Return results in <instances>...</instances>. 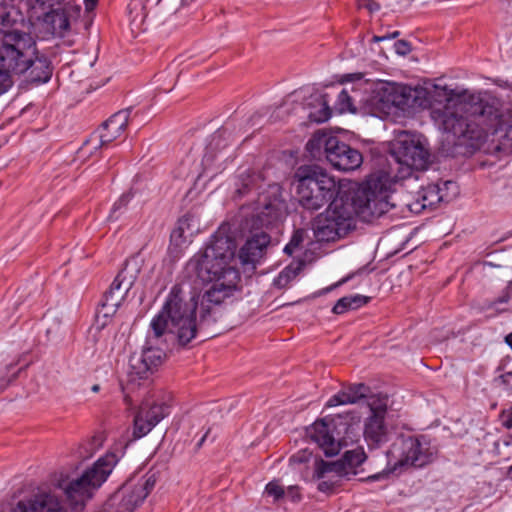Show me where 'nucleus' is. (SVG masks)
I'll return each instance as SVG.
<instances>
[{"label": "nucleus", "instance_id": "nucleus-1", "mask_svg": "<svg viewBox=\"0 0 512 512\" xmlns=\"http://www.w3.org/2000/svg\"><path fill=\"white\" fill-rule=\"evenodd\" d=\"M432 98L443 107H433L432 117L447 133L457 139L477 144L501 132L504 113L495 99L469 98L456 95L452 89L435 85Z\"/></svg>", "mask_w": 512, "mask_h": 512}, {"label": "nucleus", "instance_id": "nucleus-2", "mask_svg": "<svg viewBox=\"0 0 512 512\" xmlns=\"http://www.w3.org/2000/svg\"><path fill=\"white\" fill-rule=\"evenodd\" d=\"M235 251V239L228 235L226 227H222L213 235L204 251L188 262V269L201 281L214 282L201 300L202 314L206 316L210 314V304H221L236 288L240 275L231 264Z\"/></svg>", "mask_w": 512, "mask_h": 512}, {"label": "nucleus", "instance_id": "nucleus-3", "mask_svg": "<svg viewBox=\"0 0 512 512\" xmlns=\"http://www.w3.org/2000/svg\"><path fill=\"white\" fill-rule=\"evenodd\" d=\"M391 190L389 173L377 170L357 188L338 192L325 212L350 231L355 228V217L370 222L390 211L394 207L389 200Z\"/></svg>", "mask_w": 512, "mask_h": 512}, {"label": "nucleus", "instance_id": "nucleus-4", "mask_svg": "<svg viewBox=\"0 0 512 512\" xmlns=\"http://www.w3.org/2000/svg\"><path fill=\"white\" fill-rule=\"evenodd\" d=\"M32 0H3L0 3V68L9 75H22L27 70L30 58L36 54V42L26 27V18L34 17Z\"/></svg>", "mask_w": 512, "mask_h": 512}, {"label": "nucleus", "instance_id": "nucleus-5", "mask_svg": "<svg viewBox=\"0 0 512 512\" xmlns=\"http://www.w3.org/2000/svg\"><path fill=\"white\" fill-rule=\"evenodd\" d=\"M197 304L194 294L186 293L180 285L173 286L162 310L151 321L150 327L154 336L159 338L170 335L180 346L189 344L198 331L205 330L215 322V319L211 320L202 314L197 323Z\"/></svg>", "mask_w": 512, "mask_h": 512}, {"label": "nucleus", "instance_id": "nucleus-6", "mask_svg": "<svg viewBox=\"0 0 512 512\" xmlns=\"http://www.w3.org/2000/svg\"><path fill=\"white\" fill-rule=\"evenodd\" d=\"M119 461L114 452H108L100 457L91 467L87 468L79 477L69 479L61 477L56 486L66 496L70 505H83L94 492L107 480Z\"/></svg>", "mask_w": 512, "mask_h": 512}, {"label": "nucleus", "instance_id": "nucleus-7", "mask_svg": "<svg viewBox=\"0 0 512 512\" xmlns=\"http://www.w3.org/2000/svg\"><path fill=\"white\" fill-rule=\"evenodd\" d=\"M294 178L298 202L306 210L321 209L338 193L335 179L318 166H300Z\"/></svg>", "mask_w": 512, "mask_h": 512}, {"label": "nucleus", "instance_id": "nucleus-8", "mask_svg": "<svg viewBox=\"0 0 512 512\" xmlns=\"http://www.w3.org/2000/svg\"><path fill=\"white\" fill-rule=\"evenodd\" d=\"M435 451L424 437L399 436L386 451V468L388 472L409 467L421 468L434 459Z\"/></svg>", "mask_w": 512, "mask_h": 512}, {"label": "nucleus", "instance_id": "nucleus-9", "mask_svg": "<svg viewBox=\"0 0 512 512\" xmlns=\"http://www.w3.org/2000/svg\"><path fill=\"white\" fill-rule=\"evenodd\" d=\"M391 156L399 165L398 173L392 175V186L396 179H404L411 175V171L424 170L429 164L430 154L418 138L407 132L401 133L393 144ZM384 171V169H381ZM386 172V170H385Z\"/></svg>", "mask_w": 512, "mask_h": 512}, {"label": "nucleus", "instance_id": "nucleus-10", "mask_svg": "<svg viewBox=\"0 0 512 512\" xmlns=\"http://www.w3.org/2000/svg\"><path fill=\"white\" fill-rule=\"evenodd\" d=\"M158 472L150 470L139 479L132 478L113 493L104 504L105 512H133L153 490Z\"/></svg>", "mask_w": 512, "mask_h": 512}, {"label": "nucleus", "instance_id": "nucleus-11", "mask_svg": "<svg viewBox=\"0 0 512 512\" xmlns=\"http://www.w3.org/2000/svg\"><path fill=\"white\" fill-rule=\"evenodd\" d=\"M260 210L254 216L253 224L259 228H278L285 219L288 208L283 190L279 184L269 185L259 197Z\"/></svg>", "mask_w": 512, "mask_h": 512}, {"label": "nucleus", "instance_id": "nucleus-12", "mask_svg": "<svg viewBox=\"0 0 512 512\" xmlns=\"http://www.w3.org/2000/svg\"><path fill=\"white\" fill-rule=\"evenodd\" d=\"M367 405L370 408V416L364 423V439L369 449H377L390 439L389 429L385 423L388 397L386 395L370 396Z\"/></svg>", "mask_w": 512, "mask_h": 512}, {"label": "nucleus", "instance_id": "nucleus-13", "mask_svg": "<svg viewBox=\"0 0 512 512\" xmlns=\"http://www.w3.org/2000/svg\"><path fill=\"white\" fill-rule=\"evenodd\" d=\"M80 11L81 8L79 5H75L70 2L65 3L62 7H57L56 9L37 11V8L32 2L31 13L39 15L40 17H34L31 21L26 18V26L34 25L35 21L42 20L53 34L65 36V34L70 30L72 24L78 19Z\"/></svg>", "mask_w": 512, "mask_h": 512}, {"label": "nucleus", "instance_id": "nucleus-14", "mask_svg": "<svg viewBox=\"0 0 512 512\" xmlns=\"http://www.w3.org/2000/svg\"><path fill=\"white\" fill-rule=\"evenodd\" d=\"M131 108L120 110L106 120L98 129L97 134L86 140L81 148L82 152H88L89 148L98 149L116 140L127 128Z\"/></svg>", "mask_w": 512, "mask_h": 512}, {"label": "nucleus", "instance_id": "nucleus-15", "mask_svg": "<svg viewBox=\"0 0 512 512\" xmlns=\"http://www.w3.org/2000/svg\"><path fill=\"white\" fill-rule=\"evenodd\" d=\"M169 413L170 405L165 399L144 401L134 418V437L141 438L148 434Z\"/></svg>", "mask_w": 512, "mask_h": 512}, {"label": "nucleus", "instance_id": "nucleus-16", "mask_svg": "<svg viewBox=\"0 0 512 512\" xmlns=\"http://www.w3.org/2000/svg\"><path fill=\"white\" fill-rule=\"evenodd\" d=\"M164 352L159 348L146 347L140 353H133L129 359L128 387L145 380L161 365Z\"/></svg>", "mask_w": 512, "mask_h": 512}, {"label": "nucleus", "instance_id": "nucleus-17", "mask_svg": "<svg viewBox=\"0 0 512 512\" xmlns=\"http://www.w3.org/2000/svg\"><path fill=\"white\" fill-rule=\"evenodd\" d=\"M134 283V275L129 274L126 266L114 279L109 290L104 294L101 306L105 317L113 315Z\"/></svg>", "mask_w": 512, "mask_h": 512}, {"label": "nucleus", "instance_id": "nucleus-18", "mask_svg": "<svg viewBox=\"0 0 512 512\" xmlns=\"http://www.w3.org/2000/svg\"><path fill=\"white\" fill-rule=\"evenodd\" d=\"M6 512H65V510L57 495L52 491L43 490L19 500Z\"/></svg>", "mask_w": 512, "mask_h": 512}, {"label": "nucleus", "instance_id": "nucleus-19", "mask_svg": "<svg viewBox=\"0 0 512 512\" xmlns=\"http://www.w3.org/2000/svg\"><path fill=\"white\" fill-rule=\"evenodd\" d=\"M327 161L336 169L344 172L354 171L363 163L362 153L350 145L340 141L337 137Z\"/></svg>", "mask_w": 512, "mask_h": 512}, {"label": "nucleus", "instance_id": "nucleus-20", "mask_svg": "<svg viewBox=\"0 0 512 512\" xmlns=\"http://www.w3.org/2000/svg\"><path fill=\"white\" fill-rule=\"evenodd\" d=\"M367 456L363 447H356L355 449L348 450L344 453L342 459L338 461H330V463H321L318 468L319 472L323 475L328 472L336 471L341 473L345 479H350V476H355L358 473L357 468L366 460Z\"/></svg>", "mask_w": 512, "mask_h": 512}, {"label": "nucleus", "instance_id": "nucleus-21", "mask_svg": "<svg viewBox=\"0 0 512 512\" xmlns=\"http://www.w3.org/2000/svg\"><path fill=\"white\" fill-rule=\"evenodd\" d=\"M314 237L319 242L335 241L344 237L349 231L340 223L328 216V213L318 215L312 222Z\"/></svg>", "mask_w": 512, "mask_h": 512}, {"label": "nucleus", "instance_id": "nucleus-22", "mask_svg": "<svg viewBox=\"0 0 512 512\" xmlns=\"http://www.w3.org/2000/svg\"><path fill=\"white\" fill-rule=\"evenodd\" d=\"M310 438L323 450L326 456H333L339 453L342 446H346L345 439L336 440L331 435L330 430L323 421H317L313 424L310 432Z\"/></svg>", "mask_w": 512, "mask_h": 512}, {"label": "nucleus", "instance_id": "nucleus-23", "mask_svg": "<svg viewBox=\"0 0 512 512\" xmlns=\"http://www.w3.org/2000/svg\"><path fill=\"white\" fill-rule=\"evenodd\" d=\"M270 241L271 238L266 232L255 233L248 238L239 251V259L242 264L258 262L264 256Z\"/></svg>", "mask_w": 512, "mask_h": 512}, {"label": "nucleus", "instance_id": "nucleus-24", "mask_svg": "<svg viewBox=\"0 0 512 512\" xmlns=\"http://www.w3.org/2000/svg\"><path fill=\"white\" fill-rule=\"evenodd\" d=\"M27 66V70L22 74L27 81L45 83L51 78L52 69L49 62L44 57H38L37 53L30 58Z\"/></svg>", "mask_w": 512, "mask_h": 512}, {"label": "nucleus", "instance_id": "nucleus-25", "mask_svg": "<svg viewBox=\"0 0 512 512\" xmlns=\"http://www.w3.org/2000/svg\"><path fill=\"white\" fill-rule=\"evenodd\" d=\"M336 137L325 132H316L307 142L306 149L313 158H321L322 155L327 159Z\"/></svg>", "mask_w": 512, "mask_h": 512}, {"label": "nucleus", "instance_id": "nucleus-26", "mask_svg": "<svg viewBox=\"0 0 512 512\" xmlns=\"http://www.w3.org/2000/svg\"><path fill=\"white\" fill-rule=\"evenodd\" d=\"M368 388L364 384H354L346 390H342L332 396L328 402V407H334L337 405L353 404L358 402L360 399L366 397Z\"/></svg>", "mask_w": 512, "mask_h": 512}, {"label": "nucleus", "instance_id": "nucleus-27", "mask_svg": "<svg viewBox=\"0 0 512 512\" xmlns=\"http://www.w3.org/2000/svg\"><path fill=\"white\" fill-rule=\"evenodd\" d=\"M321 463H330V461H324L323 459L316 458L314 461V474L313 477L320 480L318 484V490L324 493H331L334 489L340 486L341 481L345 478L341 473L331 471L323 475L319 472L318 468Z\"/></svg>", "mask_w": 512, "mask_h": 512}, {"label": "nucleus", "instance_id": "nucleus-28", "mask_svg": "<svg viewBox=\"0 0 512 512\" xmlns=\"http://www.w3.org/2000/svg\"><path fill=\"white\" fill-rule=\"evenodd\" d=\"M361 100L359 88L354 85L350 88H343L338 94L337 108L340 113H355L357 109L354 103Z\"/></svg>", "mask_w": 512, "mask_h": 512}, {"label": "nucleus", "instance_id": "nucleus-29", "mask_svg": "<svg viewBox=\"0 0 512 512\" xmlns=\"http://www.w3.org/2000/svg\"><path fill=\"white\" fill-rule=\"evenodd\" d=\"M379 94L381 95V100L395 107H401L407 104L406 89L404 87L387 84L381 88Z\"/></svg>", "mask_w": 512, "mask_h": 512}, {"label": "nucleus", "instance_id": "nucleus-30", "mask_svg": "<svg viewBox=\"0 0 512 512\" xmlns=\"http://www.w3.org/2000/svg\"><path fill=\"white\" fill-rule=\"evenodd\" d=\"M301 269V264L287 266L274 279V286L279 289L287 287L289 283L297 277Z\"/></svg>", "mask_w": 512, "mask_h": 512}, {"label": "nucleus", "instance_id": "nucleus-31", "mask_svg": "<svg viewBox=\"0 0 512 512\" xmlns=\"http://www.w3.org/2000/svg\"><path fill=\"white\" fill-rule=\"evenodd\" d=\"M504 149H512V117L504 116L501 132L494 135Z\"/></svg>", "mask_w": 512, "mask_h": 512}, {"label": "nucleus", "instance_id": "nucleus-32", "mask_svg": "<svg viewBox=\"0 0 512 512\" xmlns=\"http://www.w3.org/2000/svg\"><path fill=\"white\" fill-rule=\"evenodd\" d=\"M445 200V196L441 193V188L438 185H429L422 193V207H432L439 202Z\"/></svg>", "mask_w": 512, "mask_h": 512}, {"label": "nucleus", "instance_id": "nucleus-33", "mask_svg": "<svg viewBox=\"0 0 512 512\" xmlns=\"http://www.w3.org/2000/svg\"><path fill=\"white\" fill-rule=\"evenodd\" d=\"M228 147L227 138L224 136V132L218 131L213 136L207 147V152L205 158L207 160L212 159L214 157V153L220 150H223Z\"/></svg>", "mask_w": 512, "mask_h": 512}, {"label": "nucleus", "instance_id": "nucleus-34", "mask_svg": "<svg viewBox=\"0 0 512 512\" xmlns=\"http://www.w3.org/2000/svg\"><path fill=\"white\" fill-rule=\"evenodd\" d=\"M306 238V231L303 229L296 230L289 243L285 246L284 252L288 255H292L296 250L302 248L303 242Z\"/></svg>", "mask_w": 512, "mask_h": 512}, {"label": "nucleus", "instance_id": "nucleus-35", "mask_svg": "<svg viewBox=\"0 0 512 512\" xmlns=\"http://www.w3.org/2000/svg\"><path fill=\"white\" fill-rule=\"evenodd\" d=\"M317 101L321 105V108L317 112H311L309 114V118L311 121H314V122H318V123L325 122L331 117V110H330L329 106L327 105V101L325 100L324 96H320L317 99Z\"/></svg>", "mask_w": 512, "mask_h": 512}, {"label": "nucleus", "instance_id": "nucleus-36", "mask_svg": "<svg viewBox=\"0 0 512 512\" xmlns=\"http://www.w3.org/2000/svg\"><path fill=\"white\" fill-rule=\"evenodd\" d=\"M265 493L275 501L285 497V489L277 480L271 481L266 485Z\"/></svg>", "mask_w": 512, "mask_h": 512}, {"label": "nucleus", "instance_id": "nucleus-37", "mask_svg": "<svg viewBox=\"0 0 512 512\" xmlns=\"http://www.w3.org/2000/svg\"><path fill=\"white\" fill-rule=\"evenodd\" d=\"M131 199L130 194H123L113 205L111 212L108 216V220L114 221L117 220L119 215L118 212L128 205L129 201Z\"/></svg>", "mask_w": 512, "mask_h": 512}, {"label": "nucleus", "instance_id": "nucleus-38", "mask_svg": "<svg viewBox=\"0 0 512 512\" xmlns=\"http://www.w3.org/2000/svg\"><path fill=\"white\" fill-rule=\"evenodd\" d=\"M64 0H36L37 11H48L51 9H56L57 7H62L61 4Z\"/></svg>", "mask_w": 512, "mask_h": 512}, {"label": "nucleus", "instance_id": "nucleus-39", "mask_svg": "<svg viewBox=\"0 0 512 512\" xmlns=\"http://www.w3.org/2000/svg\"><path fill=\"white\" fill-rule=\"evenodd\" d=\"M349 310H351V302L349 296L340 298L332 309L333 313L335 314H343Z\"/></svg>", "mask_w": 512, "mask_h": 512}, {"label": "nucleus", "instance_id": "nucleus-40", "mask_svg": "<svg viewBox=\"0 0 512 512\" xmlns=\"http://www.w3.org/2000/svg\"><path fill=\"white\" fill-rule=\"evenodd\" d=\"M184 223L180 222L179 225L171 233V242L176 246H181L184 242Z\"/></svg>", "mask_w": 512, "mask_h": 512}, {"label": "nucleus", "instance_id": "nucleus-41", "mask_svg": "<svg viewBox=\"0 0 512 512\" xmlns=\"http://www.w3.org/2000/svg\"><path fill=\"white\" fill-rule=\"evenodd\" d=\"M312 457V453L307 450H301L290 457L291 464L306 463Z\"/></svg>", "mask_w": 512, "mask_h": 512}, {"label": "nucleus", "instance_id": "nucleus-42", "mask_svg": "<svg viewBox=\"0 0 512 512\" xmlns=\"http://www.w3.org/2000/svg\"><path fill=\"white\" fill-rule=\"evenodd\" d=\"M12 85L11 75L0 68V95L5 93Z\"/></svg>", "mask_w": 512, "mask_h": 512}, {"label": "nucleus", "instance_id": "nucleus-43", "mask_svg": "<svg viewBox=\"0 0 512 512\" xmlns=\"http://www.w3.org/2000/svg\"><path fill=\"white\" fill-rule=\"evenodd\" d=\"M349 298L351 302V310L362 307L370 301V297L360 294L351 295Z\"/></svg>", "mask_w": 512, "mask_h": 512}, {"label": "nucleus", "instance_id": "nucleus-44", "mask_svg": "<svg viewBox=\"0 0 512 512\" xmlns=\"http://www.w3.org/2000/svg\"><path fill=\"white\" fill-rule=\"evenodd\" d=\"M395 51L399 55H407L411 51L410 44L405 40H398L394 44Z\"/></svg>", "mask_w": 512, "mask_h": 512}, {"label": "nucleus", "instance_id": "nucleus-45", "mask_svg": "<svg viewBox=\"0 0 512 512\" xmlns=\"http://www.w3.org/2000/svg\"><path fill=\"white\" fill-rule=\"evenodd\" d=\"M359 7L374 13L380 9V5L374 0H359Z\"/></svg>", "mask_w": 512, "mask_h": 512}, {"label": "nucleus", "instance_id": "nucleus-46", "mask_svg": "<svg viewBox=\"0 0 512 512\" xmlns=\"http://www.w3.org/2000/svg\"><path fill=\"white\" fill-rule=\"evenodd\" d=\"M500 385L506 389H512V372H506L497 379Z\"/></svg>", "mask_w": 512, "mask_h": 512}, {"label": "nucleus", "instance_id": "nucleus-47", "mask_svg": "<svg viewBox=\"0 0 512 512\" xmlns=\"http://www.w3.org/2000/svg\"><path fill=\"white\" fill-rule=\"evenodd\" d=\"M285 496L288 497L293 502L299 501L301 495L299 493L298 486H289L287 490H285Z\"/></svg>", "mask_w": 512, "mask_h": 512}, {"label": "nucleus", "instance_id": "nucleus-48", "mask_svg": "<svg viewBox=\"0 0 512 512\" xmlns=\"http://www.w3.org/2000/svg\"><path fill=\"white\" fill-rule=\"evenodd\" d=\"M501 420L504 427L512 429V407L501 413Z\"/></svg>", "mask_w": 512, "mask_h": 512}, {"label": "nucleus", "instance_id": "nucleus-49", "mask_svg": "<svg viewBox=\"0 0 512 512\" xmlns=\"http://www.w3.org/2000/svg\"><path fill=\"white\" fill-rule=\"evenodd\" d=\"M510 299V295L508 291L503 292V294L498 297L493 303V307H498L499 304L507 303Z\"/></svg>", "mask_w": 512, "mask_h": 512}, {"label": "nucleus", "instance_id": "nucleus-50", "mask_svg": "<svg viewBox=\"0 0 512 512\" xmlns=\"http://www.w3.org/2000/svg\"><path fill=\"white\" fill-rule=\"evenodd\" d=\"M398 35H399V32L395 31L394 33L386 35V36H374L372 38V41L373 42H380V41H383V40H386V39L396 38Z\"/></svg>", "mask_w": 512, "mask_h": 512}, {"label": "nucleus", "instance_id": "nucleus-51", "mask_svg": "<svg viewBox=\"0 0 512 512\" xmlns=\"http://www.w3.org/2000/svg\"><path fill=\"white\" fill-rule=\"evenodd\" d=\"M362 78V74H347L343 76L344 82H352L354 80H360Z\"/></svg>", "mask_w": 512, "mask_h": 512}, {"label": "nucleus", "instance_id": "nucleus-52", "mask_svg": "<svg viewBox=\"0 0 512 512\" xmlns=\"http://www.w3.org/2000/svg\"><path fill=\"white\" fill-rule=\"evenodd\" d=\"M98 0H84V4L87 11L93 10Z\"/></svg>", "mask_w": 512, "mask_h": 512}, {"label": "nucleus", "instance_id": "nucleus-53", "mask_svg": "<svg viewBox=\"0 0 512 512\" xmlns=\"http://www.w3.org/2000/svg\"><path fill=\"white\" fill-rule=\"evenodd\" d=\"M10 381L11 380H7L5 378H0V392L3 391L8 386Z\"/></svg>", "mask_w": 512, "mask_h": 512}, {"label": "nucleus", "instance_id": "nucleus-54", "mask_svg": "<svg viewBox=\"0 0 512 512\" xmlns=\"http://www.w3.org/2000/svg\"><path fill=\"white\" fill-rule=\"evenodd\" d=\"M352 278V275H348L347 277L341 279L339 282H337L334 287H338V286H341L342 284L346 283L347 281H349L350 279Z\"/></svg>", "mask_w": 512, "mask_h": 512}, {"label": "nucleus", "instance_id": "nucleus-55", "mask_svg": "<svg viewBox=\"0 0 512 512\" xmlns=\"http://www.w3.org/2000/svg\"><path fill=\"white\" fill-rule=\"evenodd\" d=\"M505 342L510 346V348L512 349V332L510 334H508L506 337H505Z\"/></svg>", "mask_w": 512, "mask_h": 512}, {"label": "nucleus", "instance_id": "nucleus-56", "mask_svg": "<svg viewBox=\"0 0 512 512\" xmlns=\"http://www.w3.org/2000/svg\"><path fill=\"white\" fill-rule=\"evenodd\" d=\"M92 392L97 393L100 390V386L98 384H94L91 387Z\"/></svg>", "mask_w": 512, "mask_h": 512}, {"label": "nucleus", "instance_id": "nucleus-57", "mask_svg": "<svg viewBox=\"0 0 512 512\" xmlns=\"http://www.w3.org/2000/svg\"><path fill=\"white\" fill-rule=\"evenodd\" d=\"M248 188V184H244V189H238L239 194H244L246 192V189Z\"/></svg>", "mask_w": 512, "mask_h": 512}, {"label": "nucleus", "instance_id": "nucleus-58", "mask_svg": "<svg viewBox=\"0 0 512 512\" xmlns=\"http://www.w3.org/2000/svg\"><path fill=\"white\" fill-rule=\"evenodd\" d=\"M507 476L512 479V466L508 469Z\"/></svg>", "mask_w": 512, "mask_h": 512}, {"label": "nucleus", "instance_id": "nucleus-59", "mask_svg": "<svg viewBox=\"0 0 512 512\" xmlns=\"http://www.w3.org/2000/svg\"><path fill=\"white\" fill-rule=\"evenodd\" d=\"M205 438H206V434L200 439V441L198 443V446L202 445V443L204 442Z\"/></svg>", "mask_w": 512, "mask_h": 512}, {"label": "nucleus", "instance_id": "nucleus-60", "mask_svg": "<svg viewBox=\"0 0 512 512\" xmlns=\"http://www.w3.org/2000/svg\"><path fill=\"white\" fill-rule=\"evenodd\" d=\"M450 185H454V183L451 182V181H447V182L444 183V186H446V187H448Z\"/></svg>", "mask_w": 512, "mask_h": 512}]
</instances>
